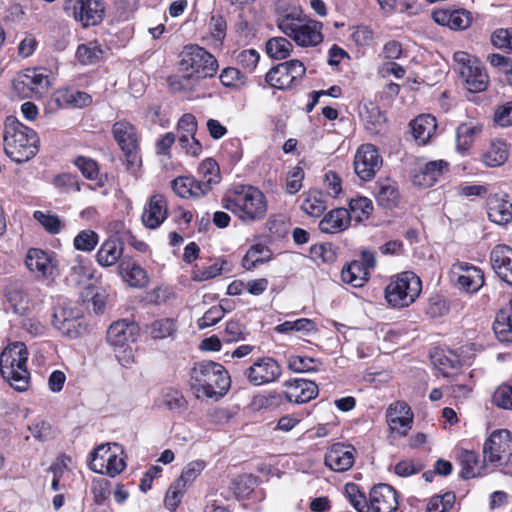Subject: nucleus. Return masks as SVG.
Returning <instances> with one entry per match:
<instances>
[{
    "instance_id": "nucleus-58",
    "label": "nucleus",
    "mask_w": 512,
    "mask_h": 512,
    "mask_svg": "<svg viewBox=\"0 0 512 512\" xmlns=\"http://www.w3.org/2000/svg\"><path fill=\"white\" fill-rule=\"evenodd\" d=\"M219 79L224 87L233 89L240 88L247 81L245 74L235 67L224 68L219 75Z\"/></svg>"
},
{
    "instance_id": "nucleus-14",
    "label": "nucleus",
    "mask_w": 512,
    "mask_h": 512,
    "mask_svg": "<svg viewBox=\"0 0 512 512\" xmlns=\"http://www.w3.org/2000/svg\"><path fill=\"white\" fill-rule=\"evenodd\" d=\"M512 455V433L507 429L493 431L483 445V461L502 464Z\"/></svg>"
},
{
    "instance_id": "nucleus-56",
    "label": "nucleus",
    "mask_w": 512,
    "mask_h": 512,
    "mask_svg": "<svg viewBox=\"0 0 512 512\" xmlns=\"http://www.w3.org/2000/svg\"><path fill=\"white\" fill-rule=\"evenodd\" d=\"M455 501L456 495L452 491L446 492L443 495H435L429 500L426 512H451Z\"/></svg>"
},
{
    "instance_id": "nucleus-18",
    "label": "nucleus",
    "mask_w": 512,
    "mask_h": 512,
    "mask_svg": "<svg viewBox=\"0 0 512 512\" xmlns=\"http://www.w3.org/2000/svg\"><path fill=\"white\" fill-rule=\"evenodd\" d=\"M376 266L375 255L363 251L359 259L351 261L341 270V279L355 288L363 287L370 278V271Z\"/></svg>"
},
{
    "instance_id": "nucleus-28",
    "label": "nucleus",
    "mask_w": 512,
    "mask_h": 512,
    "mask_svg": "<svg viewBox=\"0 0 512 512\" xmlns=\"http://www.w3.org/2000/svg\"><path fill=\"white\" fill-rule=\"evenodd\" d=\"M432 19L451 30H465L470 27L473 17L466 9L439 8L432 12Z\"/></svg>"
},
{
    "instance_id": "nucleus-63",
    "label": "nucleus",
    "mask_w": 512,
    "mask_h": 512,
    "mask_svg": "<svg viewBox=\"0 0 512 512\" xmlns=\"http://www.w3.org/2000/svg\"><path fill=\"white\" fill-rule=\"evenodd\" d=\"M52 184L63 192H80L82 189V183L75 174L61 173L53 177Z\"/></svg>"
},
{
    "instance_id": "nucleus-4",
    "label": "nucleus",
    "mask_w": 512,
    "mask_h": 512,
    "mask_svg": "<svg viewBox=\"0 0 512 512\" xmlns=\"http://www.w3.org/2000/svg\"><path fill=\"white\" fill-rule=\"evenodd\" d=\"M276 24L298 46L315 47L323 41V24L307 18L300 9L293 8L280 14Z\"/></svg>"
},
{
    "instance_id": "nucleus-9",
    "label": "nucleus",
    "mask_w": 512,
    "mask_h": 512,
    "mask_svg": "<svg viewBox=\"0 0 512 512\" xmlns=\"http://www.w3.org/2000/svg\"><path fill=\"white\" fill-rule=\"evenodd\" d=\"M453 61L454 70L460 75L469 92L479 93L488 88L489 75L477 57L465 51H457L453 55Z\"/></svg>"
},
{
    "instance_id": "nucleus-11",
    "label": "nucleus",
    "mask_w": 512,
    "mask_h": 512,
    "mask_svg": "<svg viewBox=\"0 0 512 512\" xmlns=\"http://www.w3.org/2000/svg\"><path fill=\"white\" fill-rule=\"evenodd\" d=\"M50 86L47 69L34 67L20 71L12 82L14 93L21 99H39Z\"/></svg>"
},
{
    "instance_id": "nucleus-13",
    "label": "nucleus",
    "mask_w": 512,
    "mask_h": 512,
    "mask_svg": "<svg viewBox=\"0 0 512 512\" xmlns=\"http://www.w3.org/2000/svg\"><path fill=\"white\" fill-rule=\"evenodd\" d=\"M450 274L455 286L468 294L478 292L485 284L484 271L469 262L457 261L453 263Z\"/></svg>"
},
{
    "instance_id": "nucleus-30",
    "label": "nucleus",
    "mask_w": 512,
    "mask_h": 512,
    "mask_svg": "<svg viewBox=\"0 0 512 512\" xmlns=\"http://www.w3.org/2000/svg\"><path fill=\"white\" fill-rule=\"evenodd\" d=\"M123 253V240L115 235H111L99 246L95 254V261L102 268L118 266L124 257Z\"/></svg>"
},
{
    "instance_id": "nucleus-61",
    "label": "nucleus",
    "mask_w": 512,
    "mask_h": 512,
    "mask_svg": "<svg viewBox=\"0 0 512 512\" xmlns=\"http://www.w3.org/2000/svg\"><path fill=\"white\" fill-rule=\"evenodd\" d=\"M33 217L37 222H39L42 225V227L49 234H52V235L58 234L63 227L59 216L56 214L36 210L33 213Z\"/></svg>"
},
{
    "instance_id": "nucleus-3",
    "label": "nucleus",
    "mask_w": 512,
    "mask_h": 512,
    "mask_svg": "<svg viewBox=\"0 0 512 512\" xmlns=\"http://www.w3.org/2000/svg\"><path fill=\"white\" fill-rule=\"evenodd\" d=\"M3 126V148L7 157L16 163H24L37 155L40 138L34 129L12 115L5 118Z\"/></svg>"
},
{
    "instance_id": "nucleus-55",
    "label": "nucleus",
    "mask_w": 512,
    "mask_h": 512,
    "mask_svg": "<svg viewBox=\"0 0 512 512\" xmlns=\"http://www.w3.org/2000/svg\"><path fill=\"white\" fill-rule=\"evenodd\" d=\"M99 243V235L91 229L81 230L73 240V246L76 250L82 252H92Z\"/></svg>"
},
{
    "instance_id": "nucleus-29",
    "label": "nucleus",
    "mask_w": 512,
    "mask_h": 512,
    "mask_svg": "<svg viewBox=\"0 0 512 512\" xmlns=\"http://www.w3.org/2000/svg\"><path fill=\"white\" fill-rule=\"evenodd\" d=\"M140 327L135 321L126 319L113 322L106 334L107 342L115 347H124L130 342H135L139 336Z\"/></svg>"
},
{
    "instance_id": "nucleus-42",
    "label": "nucleus",
    "mask_w": 512,
    "mask_h": 512,
    "mask_svg": "<svg viewBox=\"0 0 512 512\" xmlns=\"http://www.w3.org/2000/svg\"><path fill=\"white\" fill-rule=\"evenodd\" d=\"M177 331L178 321L171 317L155 319L145 326V332L153 340L174 339Z\"/></svg>"
},
{
    "instance_id": "nucleus-52",
    "label": "nucleus",
    "mask_w": 512,
    "mask_h": 512,
    "mask_svg": "<svg viewBox=\"0 0 512 512\" xmlns=\"http://www.w3.org/2000/svg\"><path fill=\"white\" fill-rule=\"evenodd\" d=\"M265 48L269 57L283 60L290 56L293 45L285 37H272L266 42Z\"/></svg>"
},
{
    "instance_id": "nucleus-53",
    "label": "nucleus",
    "mask_w": 512,
    "mask_h": 512,
    "mask_svg": "<svg viewBox=\"0 0 512 512\" xmlns=\"http://www.w3.org/2000/svg\"><path fill=\"white\" fill-rule=\"evenodd\" d=\"M228 302V299H222L218 305L210 307L204 315L197 320L198 328L203 330L220 322L225 314L229 312V308L224 307V303Z\"/></svg>"
},
{
    "instance_id": "nucleus-20",
    "label": "nucleus",
    "mask_w": 512,
    "mask_h": 512,
    "mask_svg": "<svg viewBox=\"0 0 512 512\" xmlns=\"http://www.w3.org/2000/svg\"><path fill=\"white\" fill-rule=\"evenodd\" d=\"M385 419L390 434L405 437L412 428L414 414L405 401H395L386 409Z\"/></svg>"
},
{
    "instance_id": "nucleus-31",
    "label": "nucleus",
    "mask_w": 512,
    "mask_h": 512,
    "mask_svg": "<svg viewBox=\"0 0 512 512\" xmlns=\"http://www.w3.org/2000/svg\"><path fill=\"white\" fill-rule=\"evenodd\" d=\"M489 258L498 278L512 286V248L506 244H497L491 250Z\"/></svg>"
},
{
    "instance_id": "nucleus-39",
    "label": "nucleus",
    "mask_w": 512,
    "mask_h": 512,
    "mask_svg": "<svg viewBox=\"0 0 512 512\" xmlns=\"http://www.w3.org/2000/svg\"><path fill=\"white\" fill-rule=\"evenodd\" d=\"M433 364L444 377L457 376L462 368V362L458 355L452 351L436 350L431 355Z\"/></svg>"
},
{
    "instance_id": "nucleus-24",
    "label": "nucleus",
    "mask_w": 512,
    "mask_h": 512,
    "mask_svg": "<svg viewBox=\"0 0 512 512\" xmlns=\"http://www.w3.org/2000/svg\"><path fill=\"white\" fill-rule=\"evenodd\" d=\"M356 449L350 444H332L324 457L325 465L335 472L348 471L355 462Z\"/></svg>"
},
{
    "instance_id": "nucleus-64",
    "label": "nucleus",
    "mask_w": 512,
    "mask_h": 512,
    "mask_svg": "<svg viewBox=\"0 0 512 512\" xmlns=\"http://www.w3.org/2000/svg\"><path fill=\"white\" fill-rule=\"evenodd\" d=\"M490 40L495 48L512 53V27L496 29L492 32Z\"/></svg>"
},
{
    "instance_id": "nucleus-6",
    "label": "nucleus",
    "mask_w": 512,
    "mask_h": 512,
    "mask_svg": "<svg viewBox=\"0 0 512 512\" xmlns=\"http://www.w3.org/2000/svg\"><path fill=\"white\" fill-rule=\"evenodd\" d=\"M28 355L23 342L9 344L0 355V374L18 392H25L30 386Z\"/></svg>"
},
{
    "instance_id": "nucleus-49",
    "label": "nucleus",
    "mask_w": 512,
    "mask_h": 512,
    "mask_svg": "<svg viewBox=\"0 0 512 512\" xmlns=\"http://www.w3.org/2000/svg\"><path fill=\"white\" fill-rule=\"evenodd\" d=\"M374 211L373 202L370 198L365 196L352 197L348 201L347 212L351 214V221L357 223L368 220Z\"/></svg>"
},
{
    "instance_id": "nucleus-38",
    "label": "nucleus",
    "mask_w": 512,
    "mask_h": 512,
    "mask_svg": "<svg viewBox=\"0 0 512 512\" xmlns=\"http://www.w3.org/2000/svg\"><path fill=\"white\" fill-rule=\"evenodd\" d=\"M302 197L300 208L305 214L315 218L324 214L327 209L326 193L318 189H309L302 194Z\"/></svg>"
},
{
    "instance_id": "nucleus-22",
    "label": "nucleus",
    "mask_w": 512,
    "mask_h": 512,
    "mask_svg": "<svg viewBox=\"0 0 512 512\" xmlns=\"http://www.w3.org/2000/svg\"><path fill=\"white\" fill-rule=\"evenodd\" d=\"M450 172V163L444 159L431 160L414 170L412 183L420 188H430Z\"/></svg>"
},
{
    "instance_id": "nucleus-23",
    "label": "nucleus",
    "mask_w": 512,
    "mask_h": 512,
    "mask_svg": "<svg viewBox=\"0 0 512 512\" xmlns=\"http://www.w3.org/2000/svg\"><path fill=\"white\" fill-rule=\"evenodd\" d=\"M399 506L398 491L386 483L375 484L369 491V512H394Z\"/></svg>"
},
{
    "instance_id": "nucleus-16",
    "label": "nucleus",
    "mask_w": 512,
    "mask_h": 512,
    "mask_svg": "<svg viewBox=\"0 0 512 512\" xmlns=\"http://www.w3.org/2000/svg\"><path fill=\"white\" fill-rule=\"evenodd\" d=\"M25 264L38 280H54L59 274L58 261L54 252L30 248L25 257Z\"/></svg>"
},
{
    "instance_id": "nucleus-33",
    "label": "nucleus",
    "mask_w": 512,
    "mask_h": 512,
    "mask_svg": "<svg viewBox=\"0 0 512 512\" xmlns=\"http://www.w3.org/2000/svg\"><path fill=\"white\" fill-rule=\"evenodd\" d=\"M117 272L130 287L142 289L149 283L147 271L131 256L123 257L117 266Z\"/></svg>"
},
{
    "instance_id": "nucleus-7",
    "label": "nucleus",
    "mask_w": 512,
    "mask_h": 512,
    "mask_svg": "<svg viewBox=\"0 0 512 512\" xmlns=\"http://www.w3.org/2000/svg\"><path fill=\"white\" fill-rule=\"evenodd\" d=\"M422 292V280L413 271H403L390 277L384 289V298L393 309L407 308Z\"/></svg>"
},
{
    "instance_id": "nucleus-51",
    "label": "nucleus",
    "mask_w": 512,
    "mask_h": 512,
    "mask_svg": "<svg viewBox=\"0 0 512 512\" xmlns=\"http://www.w3.org/2000/svg\"><path fill=\"white\" fill-rule=\"evenodd\" d=\"M344 494L357 512H369V496H366L358 484L353 482L347 483L344 486Z\"/></svg>"
},
{
    "instance_id": "nucleus-54",
    "label": "nucleus",
    "mask_w": 512,
    "mask_h": 512,
    "mask_svg": "<svg viewBox=\"0 0 512 512\" xmlns=\"http://www.w3.org/2000/svg\"><path fill=\"white\" fill-rule=\"evenodd\" d=\"M491 401L500 409L512 410V377L496 387Z\"/></svg>"
},
{
    "instance_id": "nucleus-59",
    "label": "nucleus",
    "mask_w": 512,
    "mask_h": 512,
    "mask_svg": "<svg viewBox=\"0 0 512 512\" xmlns=\"http://www.w3.org/2000/svg\"><path fill=\"white\" fill-rule=\"evenodd\" d=\"M91 493L96 505L106 504L111 496V482L105 478L94 479L91 483Z\"/></svg>"
},
{
    "instance_id": "nucleus-12",
    "label": "nucleus",
    "mask_w": 512,
    "mask_h": 512,
    "mask_svg": "<svg viewBox=\"0 0 512 512\" xmlns=\"http://www.w3.org/2000/svg\"><path fill=\"white\" fill-rule=\"evenodd\" d=\"M306 74L305 65L298 59L279 63L266 73V83L278 90H287L297 86Z\"/></svg>"
},
{
    "instance_id": "nucleus-19",
    "label": "nucleus",
    "mask_w": 512,
    "mask_h": 512,
    "mask_svg": "<svg viewBox=\"0 0 512 512\" xmlns=\"http://www.w3.org/2000/svg\"><path fill=\"white\" fill-rule=\"evenodd\" d=\"M281 373V366L273 357L263 356L257 358L245 369L244 376L250 384L261 386L275 382Z\"/></svg>"
},
{
    "instance_id": "nucleus-21",
    "label": "nucleus",
    "mask_w": 512,
    "mask_h": 512,
    "mask_svg": "<svg viewBox=\"0 0 512 512\" xmlns=\"http://www.w3.org/2000/svg\"><path fill=\"white\" fill-rule=\"evenodd\" d=\"M178 143L186 154L198 157L203 150L201 142L195 137L198 122L192 113H184L177 122Z\"/></svg>"
},
{
    "instance_id": "nucleus-15",
    "label": "nucleus",
    "mask_w": 512,
    "mask_h": 512,
    "mask_svg": "<svg viewBox=\"0 0 512 512\" xmlns=\"http://www.w3.org/2000/svg\"><path fill=\"white\" fill-rule=\"evenodd\" d=\"M89 468L95 473L115 477L126 468V462L108 445L102 444L90 452Z\"/></svg>"
},
{
    "instance_id": "nucleus-36",
    "label": "nucleus",
    "mask_w": 512,
    "mask_h": 512,
    "mask_svg": "<svg viewBox=\"0 0 512 512\" xmlns=\"http://www.w3.org/2000/svg\"><path fill=\"white\" fill-rule=\"evenodd\" d=\"M73 165L80 171L82 176L90 181H95V185L89 186L92 190H98L105 187L108 181V175L100 173L99 163L88 156L78 155L72 160Z\"/></svg>"
},
{
    "instance_id": "nucleus-32",
    "label": "nucleus",
    "mask_w": 512,
    "mask_h": 512,
    "mask_svg": "<svg viewBox=\"0 0 512 512\" xmlns=\"http://www.w3.org/2000/svg\"><path fill=\"white\" fill-rule=\"evenodd\" d=\"M486 209L488 219L497 225L504 226L512 221V202L506 194L488 195Z\"/></svg>"
},
{
    "instance_id": "nucleus-35",
    "label": "nucleus",
    "mask_w": 512,
    "mask_h": 512,
    "mask_svg": "<svg viewBox=\"0 0 512 512\" xmlns=\"http://www.w3.org/2000/svg\"><path fill=\"white\" fill-rule=\"evenodd\" d=\"M351 214L344 207L331 209L323 214L318 224V228L325 234H339L346 231L351 225Z\"/></svg>"
},
{
    "instance_id": "nucleus-25",
    "label": "nucleus",
    "mask_w": 512,
    "mask_h": 512,
    "mask_svg": "<svg viewBox=\"0 0 512 512\" xmlns=\"http://www.w3.org/2000/svg\"><path fill=\"white\" fill-rule=\"evenodd\" d=\"M105 14L103 0H75L73 16L84 27L95 26L102 22Z\"/></svg>"
},
{
    "instance_id": "nucleus-48",
    "label": "nucleus",
    "mask_w": 512,
    "mask_h": 512,
    "mask_svg": "<svg viewBox=\"0 0 512 512\" xmlns=\"http://www.w3.org/2000/svg\"><path fill=\"white\" fill-rule=\"evenodd\" d=\"M272 256L273 253L267 245L256 243L247 250L242 259V266L244 269L250 271L271 260Z\"/></svg>"
},
{
    "instance_id": "nucleus-27",
    "label": "nucleus",
    "mask_w": 512,
    "mask_h": 512,
    "mask_svg": "<svg viewBox=\"0 0 512 512\" xmlns=\"http://www.w3.org/2000/svg\"><path fill=\"white\" fill-rule=\"evenodd\" d=\"M374 198L379 208L392 211L400 206L401 194L398 183L387 177L375 183Z\"/></svg>"
},
{
    "instance_id": "nucleus-5",
    "label": "nucleus",
    "mask_w": 512,
    "mask_h": 512,
    "mask_svg": "<svg viewBox=\"0 0 512 512\" xmlns=\"http://www.w3.org/2000/svg\"><path fill=\"white\" fill-rule=\"evenodd\" d=\"M190 385L198 394L218 399L229 390L231 378L222 364L204 360L195 363L191 369Z\"/></svg>"
},
{
    "instance_id": "nucleus-47",
    "label": "nucleus",
    "mask_w": 512,
    "mask_h": 512,
    "mask_svg": "<svg viewBox=\"0 0 512 512\" xmlns=\"http://www.w3.org/2000/svg\"><path fill=\"white\" fill-rule=\"evenodd\" d=\"M175 194L181 198H199L205 196L197 178L193 176H179L171 182Z\"/></svg>"
},
{
    "instance_id": "nucleus-62",
    "label": "nucleus",
    "mask_w": 512,
    "mask_h": 512,
    "mask_svg": "<svg viewBox=\"0 0 512 512\" xmlns=\"http://www.w3.org/2000/svg\"><path fill=\"white\" fill-rule=\"evenodd\" d=\"M221 155L226 158L230 164H236L243 156L242 142L239 138H229L221 146Z\"/></svg>"
},
{
    "instance_id": "nucleus-50",
    "label": "nucleus",
    "mask_w": 512,
    "mask_h": 512,
    "mask_svg": "<svg viewBox=\"0 0 512 512\" xmlns=\"http://www.w3.org/2000/svg\"><path fill=\"white\" fill-rule=\"evenodd\" d=\"M159 406L180 415L188 409V401L181 391L168 388L162 393Z\"/></svg>"
},
{
    "instance_id": "nucleus-40",
    "label": "nucleus",
    "mask_w": 512,
    "mask_h": 512,
    "mask_svg": "<svg viewBox=\"0 0 512 512\" xmlns=\"http://www.w3.org/2000/svg\"><path fill=\"white\" fill-rule=\"evenodd\" d=\"M197 179L203 193L208 194L213 185L218 184L221 180L220 167L213 158L204 159L198 167Z\"/></svg>"
},
{
    "instance_id": "nucleus-37",
    "label": "nucleus",
    "mask_w": 512,
    "mask_h": 512,
    "mask_svg": "<svg viewBox=\"0 0 512 512\" xmlns=\"http://www.w3.org/2000/svg\"><path fill=\"white\" fill-rule=\"evenodd\" d=\"M411 133L419 146L428 144L437 130V120L432 114H421L409 124Z\"/></svg>"
},
{
    "instance_id": "nucleus-43",
    "label": "nucleus",
    "mask_w": 512,
    "mask_h": 512,
    "mask_svg": "<svg viewBox=\"0 0 512 512\" xmlns=\"http://www.w3.org/2000/svg\"><path fill=\"white\" fill-rule=\"evenodd\" d=\"M458 462L461 466L460 476L465 480L481 476L485 468L479 454L473 450H462Z\"/></svg>"
},
{
    "instance_id": "nucleus-41",
    "label": "nucleus",
    "mask_w": 512,
    "mask_h": 512,
    "mask_svg": "<svg viewBox=\"0 0 512 512\" xmlns=\"http://www.w3.org/2000/svg\"><path fill=\"white\" fill-rule=\"evenodd\" d=\"M493 330L500 342L512 343V296L508 304L497 312Z\"/></svg>"
},
{
    "instance_id": "nucleus-60",
    "label": "nucleus",
    "mask_w": 512,
    "mask_h": 512,
    "mask_svg": "<svg viewBox=\"0 0 512 512\" xmlns=\"http://www.w3.org/2000/svg\"><path fill=\"white\" fill-rule=\"evenodd\" d=\"M211 38L222 45L227 35V21L222 14H212L208 23Z\"/></svg>"
},
{
    "instance_id": "nucleus-45",
    "label": "nucleus",
    "mask_w": 512,
    "mask_h": 512,
    "mask_svg": "<svg viewBox=\"0 0 512 512\" xmlns=\"http://www.w3.org/2000/svg\"><path fill=\"white\" fill-rule=\"evenodd\" d=\"M509 150L505 141H492L490 146L482 153L481 161L487 167L502 166L508 159Z\"/></svg>"
},
{
    "instance_id": "nucleus-10",
    "label": "nucleus",
    "mask_w": 512,
    "mask_h": 512,
    "mask_svg": "<svg viewBox=\"0 0 512 512\" xmlns=\"http://www.w3.org/2000/svg\"><path fill=\"white\" fill-rule=\"evenodd\" d=\"M285 390L282 393L269 394L259 400L261 406H269L284 398L293 404H304L315 399L319 394L318 385L314 381L303 378H295L284 383Z\"/></svg>"
},
{
    "instance_id": "nucleus-17",
    "label": "nucleus",
    "mask_w": 512,
    "mask_h": 512,
    "mask_svg": "<svg viewBox=\"0 0 512 512\" xmlns=\"http://www.w3.org/2000/svg\"><path fill=\"white\" fill-rule=\"evenodd\" d=\"M383 164L382 156L375 145L366 143L358 147L354 155V172L361 181H371Z\"/></svg>"
},
{
    "instance_id": "nucleus-26",
    "label": "nucleus",
    "mask_w": 512,
    "mask_h": 512,
    "mask_svg": "<svg viewBox=\"0 0 512 512\" xmlns=\"http://www.w3.org/2000/svg\"><path fill=\"white\" fill-rule=\"evenodd\" d=\"M169 215L167 199L163 194H153L146 203L141 220L151 230L157 229Z\"/></svg>"
},
{
    "instance_id": "nucleus-57",
    "label": "nucleus",
    "mask_w": 512,
    "mask_h": 512,
    "mask_svg": "<svg viewBox=\"0 0 512 512\" xmlns=\"http://www.w3.org/2000/svg\"><path fill=\"white\" fill-rule=\"evenodd\" d=\"M6 298L14 313L24 315L30 309V299L22 289H11L7 291Z\"/></svg>"
},
{
    "instance_id": "nucleus-44",
    "label": "nucleus",
    "mask_w": 512,
    "mask_h": 512,
    "mask_svg": "<svg viewBox=\"0 0 512 512\" xmlns=\"http://www.w3.org/2000/svg\"><path fill=\"white\" fill-rule=\"evenodd\" d=\"M348 41L356 48L357 52L364 54L375 44V32L371 26L358 24L350 27Z\"/></svg>"
},
{
    "instance_id": "nucleus-46",
    "label": "nucleus",
    "mask_w": 512,
    "mask_h": 512,
    "mask_svg": "<svg viewBox=\"0 0 512 512\" xmlns=\"http://www.w3.org/2000/svg\"><path fill=\"white\" fill-rule=\"evenodd\" d=\"M482 132V125L473 122L461 123L456 129V147L458 151H468Z\"/></svg>"
},
{
    "instance_id": "nucleus-1",
    "label": "nucleus",
    "mask_w": 512,
    "mask_h": 512,
    "mask_svg": "<svg viewBox=\"0 0 512 512\" xmlns=\"http://www.w3.org/2000/svg\"><path fill=\"white\" fill-rule=\"evenodd\" d=\"M218 69L217 58L204 47L198 44L185 45L179 54V70L182 75L168 78L169 89L192 99L195 83L215 77Z\"/></svg>"
},
{
    "instance_id": "nucleus-8",
    "label": "nucleus",
    "mask_w": 512,
    "mask_h": 512,
    "mask_svg": "<svg viewBox=\"0 0 512 512\" xmlns=\"http://www.w3.org/2000/svg\"><path fill=\"white\" fill-rule=\"evenodd\" d=\"M111 133L124 154L126 169L135 173L142 165L137 128L131 122L123 119L112 125Z\"/></svg>"
},
{
    "instance_id": "nucleus-34",
    "label": "nucleus",
    "mask_w": 512,
    "mask_h": 512,
    "mask_svg": "<svg viewBox=\"0 0 512 512\" xmlns=\"http://www.w3.org/2000/svg\"><path fill=\"white\" fill-rule=\"evenodd\" d=\"M92 103V97L83 91L70 88L56 90L50 100V105L56 109L83 108Z\"/></svg>"
},
{
    "instance_id": "nucleus-2",
    "label": "nucleus",
    "mask_w": 512,
    "mask_h": 512,
    "mask_svg": "<svg viewBox=\"0 0 512 512\" xmlns=\"http://www.w3.org/2000/svg\"><path fill=\"white\" fill-rule=\"evenodd\" d=\"M221 205L243 222H256L265 218L268 201L265 194L252 185L240 184L224 194Z\"/></svg>"
}]
</instances>
